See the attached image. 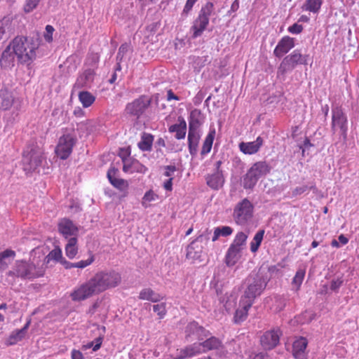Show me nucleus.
<instances>
[{
	"label": "nucleus",
	"instance_id": "64",
	"mask_svg": "<svg viewBox=\"0 0 359 359\" xmlns=\"http://www.w3.org/2000/svg\"><path fill=\"white\" fill-rule=\"evenodd\" d=\"M252 359H271V358L268 355L260 353L255 355Z\"/></svg>",
	"mask_w": 359,
	"mask_h": 359
},
{
	"label": "nucleus",
	"instance_id": "34",
	"mask_svg": "<svg viewBox=\"0 0 359 359\" xmlns=\"http://www.w3.org/2000/svg\"><path fill=\"white\" fill-rule=\"evenodd\" d=\"M37 255L41 257V259L42 261L41 264H43V266L49 264L50 260L60 262L61 259H62V251L60 248L53 249L46 257L43 256V254H41L39 252H37Z\"/></svg>",
	"mask_w": 359,
	"mask_h": 359
},
{
	"label": "nucleus",
	"instance_id": "63",
	"mask_svg": "<svg viewBox=\"0 0 359 359\" xmlns=\"http://www.w3.org/2000/svg\"><path fill=\"white\" fill-rule=\"evenodd\" d=\"M60 263L65 266V269H69L72 268H74V263L69 262L65 259L62 258L61 259Z\"/></svg>",
	"mask_w": 359,
	"mask_h": 359
},
{
	"label": "nucleus",
	"instance_id": "51",
	"mask_svg": "<svg viewBox=\"0 0 359 359\" xmlns=\"http://www.w3.org/2000/svg\"><path fill=\"white\" fill-rule=\"evenodd\" d=\"M132 167H133L132 173L133 172L145 173L147 171V168L137 160L133 159V163Z\"/></svg>",
	"mask_w": 359,
	"mask_h": 359
},
{
	"label": "nucleus",
	"instance_id": "35",
	"mask_svg": "<svg viewBox=\"0 0 359 359\" xmlns=\"http://www.w3.org/2000/svg\"><path fill=\"white\" fill-rule=\"evenodd\" d=\"M153 141L154 136L152 135L144 133L140 142L138 143V147L142 151H149L151 150Z\"/></svg>",
	"mask_w": 359,
	"mask_h": 359
},
{
	"label": "nucleus",
	"instance_id": "9",
	"mask_svg": "<svg viewBox=\"0 0 359 359\" xmlns=\"http://www.w3.org/2000/svg\"><path fill=\"white\" fill-rule=\"evenodd\" d=\"M253 210V205L248 199L242 200L233 210V218L236 222L241 225L246 224L252 217Z\"/></svg>",
	"mask_w": 359,
	"mask_h": 359
},
{
	"label": "nucleus",
	"instance_id": "25",
	"mask_svg": "<svg viewBox=\"0 0 359 359\" xmlns=\"http://www.w3.org/2000/svg\"><path fill=\"white\" fill-rule=\"evenodd\" d=\"M242 250V248L236 247L231 244L225 256L226 264L229 266L235 265L241 257V252Z\"/></svg>",
	"mask_w": 359,
	"mask_h": 359
},
{
	"label": "nucleus",
	"instance_id": "28",
	"mask_svg": "<svg viewBox=\"0 0 359 359\" xmlns=\"http://www.w3.org/2000/svg\"><path fill=\"white\" fill-rule=\"evenodd\" d=\"M178 123L172 125L169 127L170 133H175V137L177 140L184 139L187 132V123L184 118L178 117Z\"/></svg>",
	"mask_w": 359,
	"mask_h": 359
},
{
	"label": "nucleus",
	"instance_id": "23",
	"mask_svg": "<svg viewBox=\"0 0 359 359\" xmlns=\"http://www.w3.org/2000/svg\"><path fill=\"white\" fill-rule=\"evenodd\" d=\"M117 170L114 168H111L107 171V178L110 183L116 189L122 191H127L128 188V183L123 179H118L115 177Z\"/></svg>",
	"mask_w": 359,
	"mask_h": 359
},
{
	"label": "nucleus",
	"instance_id": "22",
	"mask_svg": "<svg viewBox=\"0 0 359 359\" xmlns=\"http://www.w3.org/2000/svg\"><path fill=\"white\" fill-rule=\"evenodd\" d=\"M252 306V304L250 303L241 299L239 302V307L235 311L233 317L234 322L236 323L243 322L247 318L248 311Z\"/></svg>",
	"mask_w": 359,
	"mask_h": 359
},
{
	"label": "nucleus",
	"instance_id": "37",
	"mask_svg": "<svg viewBox=\"0 0 359 359\" xmlns=\"http://www.w3.org/2000/svg\"><path fill=\"white\" fill-rule=\"evenodd\" d=\"M215 135V130L213 129L212 130H210L208 135L206 136L205 141L203 144V147L201 149V154L202 156H204L209 153L212 149L213 140Z\"/></svg>",
	"mask_w": 359,
	"mask_h": 359
},
{
	"label": "nucleus",
	"instance_id": "17",
	"mask_svg": "<svg viewBox=\"0 0 359 359\" xmlns=\"http://www.w3.org/2000/svg\"><path fill=\"white\" fill-rule=\"evenodd\" d=\"M58 231L65 238H68L76 237L79 230L72 220L62 218L58 223Z\"/></svg>",
	"mask_w": 359,
	"mask_h": 359
},
{
	"label": "nucleus",
	"instance_id": "40",
	"mask_svg": "<svg viewBox=\"0 0 359 359\" xmlns=\"http://www.w3.org/2000/svg\"><path fill=\"white\" fill-rule=\"evenodd\" d=\"M323 0H306L303 5V8L314 13H318L323 4Z\"/></svg>",
	"mask_w": 359,
	"mask_h": 359
},
{
	"label": "nucleus",
	"instance_id": "42",
	"mask_svg": "<svg viewBox=\"0 0 359 359\" xmlns=\"http://www.w3.org/2000/svg\"><path fill=\"white\" fill-rule=\"evenodd\" d=\"M309 190H311L314 193L318 191V189L316 188L315 184L311 183L310 185H302L301 187L294 188L292 191V196L293 197H297L302 194H304Z\"/></svg>",
	"mask_w": 359,
	"mask_h": 359
},
{
	"label": "nucleus",
	"instance_id": "2",
	"mask_svg": "<svg viewBox=\"0 0 359 359\" xmlns=\"http://www.w3.org/2000/svg\"><path fill=\"white\" fill-rule=\"evenodd\" d=\"M37 250H33L30 253L29 261L17 260L13 270L8 272V276H13L22 279L33 280L44 275L46 267L41 264Z\"/></svg>",
	"mask_w": 359,
	"mask_h": 359
},
{
	"label": "nucleus",
	"instance_id": "24",
	"mask_svg": "<svg viewBox=\"0 0 359 359\" xmlns=\"http://www.w3.org/2000/svg\"><path fill=\"white\" fill-rule=\"evenodd\" d=\"M29 325V323L28 322L22 328L12 332L9 337L6 339L5 344L7 346H12L20 341L25 337Z\"/></svg>",
	"mask_w": 359,
	"mask_h": 359
},
{
	"label": "nucleus",
	"instance_id": "39",
	"mask_svg": "<svg viewBox=\"0 0 359 359\" xmlns=\"http://www.w3.org/2000/svg\"><path fill=\"white\" fill-rule=\"evenodd\" d=\"M11 22L8 19L4 18L0 20V41H5L9 38V29Z\"/></svg>",
	"mask_w": 359,
	"mask_h": 359
},
{
	"label": "nucleus",
	"instance_id": "29",
	"mask_svg": "<svg viewBox=\"0 0 359 359\" xmlns=\"http://www.w3.org/2000/svg\"><path fill=\"white\" fill-rule=\"evenodd\" d=\"M206 182L207 184L212 189H218L222 187L224 182L223 172H215V173L208 175Z\"/></svg>",
	"mask_w": 359,
	"mask_h": 359
},
{
	"label": "nucleus",
	"instance_id": "20",
	"mask_svg": "<svg viewBox=\"0 0 359 359\" xmlns=\"http://www.w3.org/2000/svg\"><path fill=\"white\" fill-rule=\"evenodd\" d=\"M308 341L304 337H299L292 345V355L296 359H306L305 351Z\"/></svg>",
	"mask_w": 359,
	"mask_h": 359
},
{
	"label": "nucleus",
	"instance_id": "16",
	"mask_svg": "<svg viewBox=\"0 0 359 359\" xmlns=\"http://www.w3.org/2000/svg\"><path fill=\"white\" fill-rule=\"evenodd\" d=\"M95 74V71L93 69L89 68L84 70L83 72L80 74L77 77L74 84L73 89L90 88L91 84L93 83Z\"/></svg>",
	"mask_w": 359,
	"mask_h": 359
},
{
	"label": "nucleus",
	"instance_id": "21",
	"mask_svg": "<svg viewBox=\"0 0 359 359\" xmlns=\"http://www.w3.org/2000/svg\"><path fill=\"white\" fill-rule=\"evenodd\" d=\"M263 139L258 137L255 141L250 142H242L239 144L240 150L245 154H254L257 153L263 144Z\"/></svg>",
	"mask_w": 359,
	"mask_h": 359
},
{
	"label": "nucleus",
	"instance_id": "61",
	"mask_svg": "<svg viewBox=\"0 0 359 359\" xmlns=\"http://www.w3.org/2000/svg\"><path fill=\"white\" fill-rule=\"evenodd\" d=\"M163 187L167 191H172V177H170L163 184Z\"/></svg>",
	"mask_w": 359,
	"mask_h": 359
},
{
	"label": "nucleus",
	"instance_id": "60",
	"mask_svg": "<svg viewBox=\"0 0 359 359\" xmlns=\"http://www.w3.org/2000/svg\"><path fill=\"white\" fill-rule=\"evenodd\" d=\"M71 357L72 359H85L83 353L80 351L76 349L72 350Z\"/></svg>",
	"mask_w": 359,
	"mask_h": 359
},
{
	"label": "nucleus",
	"instance_id": "36",
	"mask_svg": "<svg viewBox=\"0 0 359 359\" xmlns=\"http://www.w3.org/2000/svg\"><path fill=\"white\" fill-rule=\"evenodd\" d=\"M77 244V238L76 237H72L68 240L67 243L65 246V252L67 256L72 259L74 258L78 252V248L76 246Z\"/></svg>",
	"mask_w": 359,
	"mask_h": 359
},
{
	"label": "nucleus",
	"instance_id": "43",
	"mask_svg": "<svg viewBox=\"0 0 359 359\" xmlns=\"http://www.w3.org/2000/svg\"><path fill=\"white\" fill-rule=\"evenodd\" d=\"M264 234V230H259L255 233L253 240L250 243V250L252 252H256L258 250V248L263 240Z\"/></svg>",
	"mask_w": 359,
	"mask_h": 359
},
{
	"label": "nucleus",
	"instance_id": "33",
	"mask_svg": "<svg viewBox=\"0 0 359 359\" xmlns=\"http://www.w3.org/2000/svg\"><path fill=\"white\" fill-rule=\"evenodd\" d=\"M15 256V252L11 249L0 252V271H5L8 267Z\"/></svg>",
	"mask_w": 359,
	"mask_h": 359
},
{
	"label": "nucleus",
	"instance_id": "7",
	"mask_svg": "<svg viewBox=\"0 0 359 359\" xmlns=\"http://www.w3.org/2000/svg\"><path fill=\"white\" fill-rule=\"evenodd\" d=\"M271 166L266 161H258L248 170L243 179V187L252 189L260 177L269 173Z\"/></svg>",
	"mask_w": 359,
	"mask_h": 359
},
{
	"label": "nucleus",
	"instance_id": "1",
	"mask_svg": "<svg viewBox=\"0 0 359 359\" xmlns=\"http://www.w3.org/2000/svg\"><path fill=\"white\" fill-rule=\"evenodd\" d=\"M121 281V274L115 271H100L74 289L70 297L74 302H81L109 288L116 287Z\"/></svg>",
	"mask_w": 359,
	"mask_h": 359
},
{
	"label": "nucleus",
	"instance_id": "12",
	"mask_svg": "<svg viewBox=\"0 0 359 359\" xmlns=\"http://www.w3.org/2000/svg\"><path fill=\"white\" fill-rule=\"evenodd\" d=\"M339 129L340 133L344 137L347 133V117L341 107H334L332 109V131L335 133Z\"/></svg>",
	"mask_w": 359,
	"mask_h": 359
},
{
	"label": "nucleus",
	"instance_id": "58",
	"mask_svg": "<svg viewBox=\"0 0 359 359\" xmlns=\"http://www.w3.org/2000/svg\"><path fill=\"white\" fill-rule=\"evenodd\" d=\"M302 30H303V26L302 25H299L297 23H294V25H292V26L288 27L289 32H290L292 34H297L301 33L302 32Z\"/></svg>",
	"mask_w": 359,
	"mask_h": 359
},
{
	"label": "nucleus",
	"instance_id": "6",
	"mask_svg": "<svg viewBox=\"0 0 359 359\" xmlns=\"http://www.w3.org/2000/svg\"><path fill=\"white\" fill-rule=\"evenodd\" d=\"M309 55H303L300 50L296 49L286 55L278 68V74L285 75L292 72L297 65L308 64Z\"/></svg>",
	"mask_w": 359,
	"mask_h": 359
},
{
	"label": "nucleus",
	"instance_id": "53",
	"mask_svg": "<svg viewBox=\"0 0 359 359\" xmlns=\"http://www.w3.org/2000/svg\"><path fill=\"white\" fill-rule=\"evenodd\" d=\"M94 262V256H90L86 260H81L78 262L74 263V268L83 269L89 265H90Z\"/></svg>",
	"mask_w": 359,
	"mask_h": 359
},
{
	"label": "nucleus",
	"instance_id": "47",
	"mask_svg": "<svg viewBox=\"0 0 359 359\" xmlns=\"http://www.w3.org/2000/svg\"><path fill=\"white\" fill-rule=\"evenodd\" d=\"M100 60V55L97 53H90L86 58V64L92 67H95Z\"/></svg>",
	"mask_w": 359,
	"mask_h": 359
},
{
	"label": "nucleus",
	"instance_id": "32",
	"mask_svg": "<svg viewBox=\"0 0 359 359\" xmlns=\"http://www.w3.org/2000/svg\"><path fill=\"white\" fill-rule=\"evenodd\" d=\"M200 140L199 132L189 131L188 147L190 154L195 156L198 152V146Z\"/></svg>",
	"mask_w": 359,
	"mask_h": 359
},
{
	"label": "nucleus",
	"instance_id": "30",
	"mask_svg": "<svg viewBox=\"0 0 359 359\" xmlns=\"http://www.w3.org/2000/svg\"><path fill=\"white\" fill-rule=\"evenodd\" d=\"M201 346L202 352L211 350H217L222 347V342L215 337L210 336L204 341L199 343Z\"/></svg>",
	"mask_w": 359,
	"mask_h": 359
},
{
	"label": "nucleus",
	"instance_id": "41",
	"mask_svg": "<svg viewBox=\"0 0 359 359\" xmlns=\"http://www.w3.org/2000/svg\"><path fill=\"white\" fill-rule=\"evenodd\" d=\"M233 233L231 227L228 226H223L221 227H217L214 230V235L212 238L213 242L216 241L219 236L226 237L230 236Z\"/></svg>",
	"mask_w": 359,
	"mask_h": 359
},
{
	"label": "nucleus",
	"instance_id": "27",
	"mask_svg": "<svg viewBox=\"0 0 359 359\" xmlns=\"http://www.w3.org/2000/svg\"><path fill=\"white\" fill-rule=\"evenodd\" d=\"M202 352L201 346L199 343H195L180 350L176 359H186L191 358Z\"/></svg>",
	"mask_w": 359,
	"mask_h": 359
},
{
	"label": "nucleus",
	"instance_id": "11",
	"mask_svg": "<svg viewBox=\"0 0 359 359\" xmlns=\"http://www.w3.org/2000/svg\"><path fill=\"white\" fill-rule=\"evenodd\" d=\"M151 103V98L147 95H141L132 102L128 103L126 107L125 111L127 114L138 118L150 106Z\"/></svg>",
	"mask_w": 359,
	"mask_h": 359
},
{
	"label": "nucleus",
	"instance_id": "18",
	"mask_svg": "<svg viewBox=\"0 0 359 359\" xmlns=\"http://www.w3.org/2000/svg\"><path fill=\"white\" fill-rule=\"evenodd\" d=\"M20 102V99L14 97L12 91L6 88L0 90V109L8 110L15 103Z\"/></svg>",
	"mask_w": 359,
	"mask_h": 359
},
{
	"label": "nucleus",
	"instance_id": "52",
	"mask_svg": "<svg viewBox=\"0 0 359 359\" xmlns=\"http://www.w3.org/2000/svg\"><path fill=\"white\" fill-rule=\"evenodd\" d=\"M40 0H26V4L24 6V11L26 13L32 11L39 4Z\"/></svg>",
	"mask_w": 359,
	"mask_h": 359
},
{
	"label": "nucleus",
	"instance_id": "19",
	"mask_svg": "<svg viewBox=\"0 0 359 359\" xmlns=\"http://www.w3.org/2000/svg\"><path fill=\"white\" fill-rule=\"evenodd\" d=\"M294 47V39L290 36L283 37L278 43L273 50V54L277 57H281Z\"/></svg>",
	"mask_w": 359,
	"mask_h": 359
},
{
	"label": "nucleus",
	"instance_id": "57",
	"mask_svg": "<svg viewBox=\"0 0 359 359\" xmlns=\"http://www.w3.org/2000/svg\"><path fill=\"white\" fill-rule=\"evenodd\" d=\"M198 0H187L185 6L184 7V9H183L182 15H187L189 14V13L191 11V10L192 9L194 4Z\"/></svg>",
	"mask_w": 359,
	"mask_h": 359
},
{
	"label": "nucleus",
	"instance_id": "56",
	"mask_svg": "<svg viewBox=\"0 0 359 359\" xmlns=\"http://www.w3.org/2000/svg\"><path fill=\"white\" fill-rule=\"evenodd\" d=\"M197 334L198 335V339L201 341L203 340L205 338L208 339V337L211 336L210 332L203 327H199L197 329Z\"/></svg>",
	"mask_w": 359,
	"mask_h": 359
},
{
	"label": "nucleus",
	"instance_id": "49",
	"mask_svg": "<svg viewBox=\"0 0 359 359\" xmlns=\"http://www.w3.org/2000/svg\"><path fill=\"white\" fill-rule=\"evenodd\" d=\"M156 197V194H155L153 191L150 190L147 191L142 198V205L145 207H147V203L152 201H154Z\"/></svg>",
	"mask_w": 359,
	"mask_h": 359
},
{
	"label": "nucleus",
	"instance_id": "46",
	"mask_svg": "<svg viewBox=\"0 0 359 359\" xmlns=\"http://www.w3.org/2000/svg\"><path fill=\"white\" fill-rule=\"evenodd\" d=\"M153 310L157 313L159 319H163L167 313L166 304L161 303L154 304L153 305Z\"/></svg>",
	"mask_w": 359,
	"mask_h": 359
},
{
	"label": "nucleus",
	"instance_id": "50",
	"mask_svg": "<svg viewBox=\"0 0 359 359\" xmlns=\"http://www.w3.org/2000/svg\"><path fill=\"white\" fill-rule=\"evenodd\" d=\"M129 44L125 43H123L118 48V51L116 55V60L121 62L124 55L129 50Z\"/></svg>",
	"mask_w": 359,
	"mask_h": 359
},
{
	"label": "nucleus",
	"instance_id": "10",
	"mask_svg": "<svg viewBox=\"0 0 359 359\" xmlns=\"http://www.w3.org/2000/svg\"><path fill=\"white\" fill-rule=\"evenodd\" d=\"M76 141L75 135L70 133L64 134L60 137L55 147V151L57 156L62 160L67 159L72 154Z\"/></svg>",
	"mask_w": 359,
	"mask_h": 359
},
{
	"label": "nucleus",
	"instance_id": "13",
	"mask_svg": "<svg viewBox=\"0 0 359 359\" xmlns=\"http://www.w3.org/2000/svg\"><path fill=\"white\" fill-rule=\"evenodd\" d=\"M209 241V235L201 234L193 241L187 248V257L194 260L200 259L203 251L202 243Z\"/></svg>",
	"mask_w": 359,
	"mask_h": 359
},
{
	"label": "nucleus",
	"instance_id": "14",
	"mask_svg": "<svg viewBox=\"0 0 359 359\" xmlns=\"http://www.w3.org/2000/svg\"><path fill=\"white\" fill-rule=\"evenodd\" d=\"M281 332L280 330H271L265 332L260 338V344L264 350H271L279 344Z\"/></svg>",
	"mask_w": 359,
	"mask_h": 359
},
{
	"label": "nucleus",
	"instance_id": "48",
	"mask_svg": "<svg viewBox=\"0 0 359 359\" xmlns=\"http://www.w3.org/2000/svg\"><path fill=\"white\" fill-rule=\"evenodd\" d=\"M54 31L55 29L52 25H48L46 26L43 38L46 42L51 43L53 41V34Z\"/></svg>",
	"mask_w": 359,
	"mask_h": 359
},
{
	"label": "nucleus",
	"instance_id": "45",
	"mask_svg": "<svg viewBox=\"0 0 359 359\" xmlns=\"http://www.w3.org/2000/svg\"><path fill=\"white\" fill-rule=\"evenodd\" d=\"M247 238H248L247 234H245V233H243L242 231L238 232L236 235L235 238H234L233 243H231V245L243 249L246 244Z\"/></svg>",
	"mask_w": 359,
	"mask_h": 359
},
{
	"label": "nucleus",
	"instance_id": "31",
	"mask_svg": "<svg viewBox=\"0 0 359 359\" xmlns=\"http://www.w3.org/2000/svg\"><path fill=\"white\" fill-rule=\"evenodd\" d=\"M138 297L141 300H147L154 303L158 302L163 299L161 294L156 292L149 287L142 289Z\"/></svg>",
	"mask_w": 359,
	"mask_h": 359
},
{
	"label": "nucleus",
	"instance_id": "38",
	"mask_svg": "<svg viewBox=\"0 0 359 359\" xmlns=\"http://www.w3.org/2000/svg\"><path fill=\"white\" fill-rule=\"evenodd\" d=\"M79 99L83 107L87 108L93 104L95 97L88 91H81L79 93Z\"/></svg>",
	"mask_w": 359,
	"mask_h": 359
},
{
	"label": "nucleus",
	"instance_id": "3",
	"mask_svg": "<svg viewBox=\"0 0 359 359\" xmlns=\"http://www.w3.org/2000/svg\"><path fill=\"white\" fill-rule=\"evenodd\" d=\"M11 41L20 63L29 65L36 59L39 44L33 39L21 36L15 37Z\"/></svg>",
	"mask_w": 359,
	"mask_h": 359
},
{
	"label": "nucleus",
	"instance_id": "15",
	"mask_svg": "<svg viewBox=\"0 0 359 359\" xmlns=\"http://www.w3.org/2000/svg\"><path fill=\"white\" fill-rule=\"evenodd\" d=\"M12 46V41L3 50L0 57V66L3 69H10L15 66L17 54Z\"/></svg>",
	"mask_w": 359,
	"mask_h": 359
},
{
	"label": "nucleus",
	"instance_id": "26",
	"mask_svg": "<svg viewBox=\"0 0 359 359\" xmlns=\"http://www.w3.org/2000/svg\"><path fill=\"white\" fill-rule=\"evenodd\" d=\"M202 114L201 110L195 109L190 113L189 118V131L198 132L200 126L202 125Z\"/></svg>",
	"mask_w": 359,
	"mask_h": 359
},
{
	"label": "nucleus",
	"instance_id": "5",
	"mask_svg": "<svg viewBox=\"0 0 359 359\" xmlns=\"http://www.w3.org/2000/svg\"><path fill=\"white\" fill-rule=\"evenodd\" d=\"M44 159L42 151L35 146H29L22 154V167L27 172L36 170L42 163Z\"/></svg>",
	"mask_w": 359,
	"mask_h": 359
},
{
	"label": "nucleus",
	"instance_id": "54",
	"mask_svg": "<svg viewBox=\"0 0 359 359\" xmlns=\"http://www.w3.org/2000/svg\"><path fill=\"white\" fill-rule=\"evenodd\" d=\"M344 280L341 278L333 279L330 282V289L333 292H337L342 285Z\"/></svg>",
	"mask_w": 359,
	"mask_h": 359
},
{
	"label": "nucleus",
	"instance_id": "4",
	"mask_svg": "<svg viewBox=\"0 0 359 359\" xmlns=\"http://www.w3.org/2000/svg\"><path fill=\"white\" fill-rule=\"evenodd\" d=\"M246 288L241 299L253 304L255 299L265 290L267 280L260 273L250 274L245 279Z\"/></svg>",
	"mask_w": 359,
	"mask_h": 359
},
{
	"label": "nucleus",
	"instance_id": "55",
	"mask_svg": "<svg viewBox=\"0 0 359 359\" xmlns=\"http://www.w3.org/2000/svg\"><path fill=\"white\" fill-rule=\"evenodd\" d=\"M123 170L125 172H131L132 173V170H133L132 165H133V160H132L130 158H123Z\"/></svg>",
	"mask_w": 359,
	"mask_h": 359
},
{
	"label": "nucleus",
	"instance_id": "44",
	"mask_svg": "<svg viewBox=\"0 0 359 359\" xmlns=\"http://www.w3.org/2000/svg\"><path fill=\"white\" fill-rule=\"evenodd\" d=\"M306 271L304 269H299L296 272L295 276L292 279V284L296 291L299 290L304 278Z\"/></svg>",
	"mask_w": 359,
	"mask_h": 359
},
{
	"label": "nucleus",
	"instance_id": "8",
	"mask_svg": "<svg viewBox=\"0 0 359 359\" xmlns=\"http://www.w3.org/2000/svg\"><path fill=\"white\" fill-rule=\"evenodd\" d=\"M214 10L212 2L206 3L201 9L198 18L194 20L191 27L192 37L196 39L200 36L209 24V17Z\"/></svg>",
	"mask_w": 359,
	"mask_h": 359
},
{
	"label": "nucleus",
	"instance_id": "62",
	"mask_svg": "<svg viewBox=\"0 0 359 359\" xmlns=\"http://www.w3.org/2000/svg\"><path fill=\"white\" fill-rule=\"evenodd\" d=\"M100 306V302L96 301L89 308L88 313L93 315L95 313L96 309Z\"/></svg>",
	"mask_w": 359,
	"mask_h": 359
},
{
	"label": "nucleus",
	"instance_id": "59",
	"mask_svg": "<svg viewBox=\"0 0 359 359\" xmlns=\"http://www.w3.org/2000/svg\"><path fill=\"white\" fill-rule=\"evenodd\" d=\"M164 175L166 177H171L172 175L176 171L177 168L175 165H166L165 166Z\"/></svg>",
	"mask_w": 359,
	"mask_h": 359
}]
</instances>
